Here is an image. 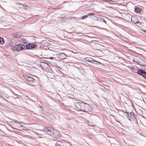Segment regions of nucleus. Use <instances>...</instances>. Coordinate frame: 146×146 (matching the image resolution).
<instances>
[{
    "instance_id": "obj_29",
    "label": "nucleus",
    "mask_w": 146,
    "mask_h": 146,
    "mask_svg": "<svg viewBox=\"0 0 146 146\" xmlns=\"http://www.w3.org/2000/svg\"><path fill=\"white\" fill-rule=\"evenodd\" d=\"M56 146H61L60 145H59V144H58V145H56Z\"/></svg>"
},
{
    "instance_id": "obj_13",
    "label": "nucleus",
    "mask_w": 146,
    "mask_h": 146,
    "mask_svg": "<svg viewBox=\"0 0 146 146\" xmlns=\"http://www.w3.org/2000/svg\"><path fill=\"white\" fill-rule=\"evenodd\" d=\"M41 43L42 44V46H40V48H41V47L44 48V46H47L48 42L46 40H43L41 41Z\"/></svg>"
},
{
    "instance_id": "obj_25",
    "label": "nucleus",
    "mask_w": 146,
    "mask_h": 146,
    "mask_svg": "<svg viewBox=\"0 0 146 146\" xmlns=\"http://www.w3.org/2000/svg\"><path fill=\"white\" fill-rule=\"evenodd\" d=\"M26 40L25 39H22V41L24 43H26Z\"/></svg>"
},
{
    "instance_id": "obj_23",
    "label": "nucleus",
    "mask_w": 146,
    "mask_h": 146,
    "mask_svg": "<svg viewBox=\"0 0 146 146\" xmlns=\"http://www.w3.org/2000/svg\"><path fill=\"white\" fill-rule=\"evenodd\" d=\"M108 2L110 3H112L113 2V1L111 0H108Z\"/></svg>"
},
{
    "instance_id": "obj_2",
    "label": "nucleus",
    "mask_w": 146,
    "mask_h": 146,
    "mask_svg": "<svg viewBox=\"0 0 146 146\" xmlns=\"http://www.w3.org/2000/svg\"><path fill=\"white\" fill-rule=\"evenodd\" d=\"M25 48V45L22 44H19L15 45L12 47L11 48L13 50L19 51L23 50Z\"/></svg>"
},
{
    "instance_id": "obj_5",
    "label": "nucleus",
    "mask_w": 146,
    "mask_h": 146,
    "mask_svg": "<svg viewBox=\"0 0 146 146\" xmlns=\"http://www.w3.org/2000/svg\"><path fill=\"white\" fill-rule=\"evenodd\" d=\"M52 133H51V136L56 138H58L60 137V134L59 132L57 130L54 129Z\"/></svg>"
},
{
    "instance_id": "obj_10",
    "label": "nucleus",
    "mask_w": 146,
    "mask_h": 146,
    "mask_svg": "<svg viewBox=\"0 0 146 146\" xmlns=\"http://www.w3.org/2000/svg\"><path fill=\"white\" fill-rule=\"evenodd\" d=\"M131 21L132 22L135 24L138 23L139 22V21H138L137 18L135 16H132Z\"/></svg>"
},
{
    "instance_id": "obj_27",
    "label": "nucleus",
    "mask_w": 146,
    "mask_h": 146,
    "mask_svg": "<svg viewBox=\"0 0 146 146\" xmlns=\"http://www.w3.org/2000/svg\"><path fill=\"white\" fill-rule=\"evenodd\" d=\"M145 33H146V30H142Z\"/></svg>"
},
{
    "instance_id": "obj_1",
    "label": "nucleus",
    "mask_w": 146,
    "mask_h": 146,
    "mask_svg": "<svg viewBox=\"0 0 146 146\" xmlns=\"http://www.w3.org/2000/svg\"><path fill=\"white\" fill-rule=\"evenodd\" d=\"M75 106L78 110L84 112H86L92 110L90 106L84 102H77L75 103Z\"/></svg>"
},
{
    "instance_id": "obj_7",
    "label": "nucleus",
    "mask_w": 146,
    "mask_h": 146,
    "mask_svg": "<svg viewBox=\"0 0 146 146\" xmlns=\"http://www.w3.org/2000/svg\"><path fill=\"white\" fill-rule=\"evenodd\" d=\"M25 79L26 80L29 82H32L33 83H35V80L33 78L29 76L25 75L24 76Z\"/></svg>"
},
{
    "instance_id": "obj_22",
    "label": "nucleus",
    "mask_w": 146,
    "mask_h": 146,
    "mask_svg": "<svg viewBox=\"0 0 146 146\" xmlns=\"http://www.w3.org/2000/svg\"><path fill=\"white\" fill-rule=\"evenodd\" d=\"M88 16H89L90 15H94L95 14V13H88Z\"/></svg>"
},
{
    "instance_id": "obj_11",
    "label": "nucleus",
    "mask_w": 146,
    "mask_h": 146,
    "mask_svg": "<svg viewBox=\"0 0 146 146\" xmlns=\"http://www.w3.org/2000/svg\"><path fill=\"white\" fill-rule=\"evenodd\" d=\"M130 115L131 116V119L134 121L135 122L137 123V121L136 119V118L135 116V115L133 112H131L130 113Z\"/></svg>"
},
{
    "instance_id": "obj_19",
    "label": "nucleus",
    "mask_w": 146,
    "mask_h": 146,
    "mask_svg": "<svg viewBox=\"0 0 146 146\" xmlns=\"http://www.w3.org/2000/svg\"><path fill=\"white\" fill-rule=\"evenodd\" d=\"M94 62H97V63H98V64L95 63L94 62L93 63H94V64L95 65V66H97L96 65L97 64L102 65V63L100 62H99L98 61H96V60H95V61H94Z\"/></svg>"
},
{
    "instance_id": "obj_17",
    "label": "nucleus",
    "mask_w": 146,
    "mask_h": 146,
    "mask_svg": "<svg viewBox=\"0 0 146 146\" xmlns=\"http://www.w3.org/2000/svg\"><path fill=\"white\" fill-rule=\"evenodd\" d=\"M94 19H95V20L98 21H101V19H102V17H97V16H94Z\"/></svg>"
},
{
    "instance_id": "obj_3",
    "label": "nucleus",
    "mask_w": 146,
    "mask_h": 146,
    "mask_svg": "<svg viewBox=\"0 0 146 146\" xmlns=\"http://www.w3.org/2000/svg\"><path fill=\"white\" fill-rule=\"evenodd\" d=\"M138 74L142 76L146 80V72L144 70L141 69H138L137 72Z\"/></svg>"
},
{
    "instance_id": "obj_20",
    "label": "nucleus",
    "mask_w": 146,
    "mask_h": 146,
    "mask_svg": "<svg viewBox=\"0 0 146 146\" xmlns=\"http://www.w3.org/2000/svg\"><path fill=\"white\" fill-rule=\"evenodd\" d=\"M88 17V14H87L86 15H84L82 17V19H86Z\"/></svg>"
},
{
    "instance_id": "obj_4",
    "label": "nucleus",
    "mask_w": 146,
    "mask_h": 146,
    "mask_svg": "<svg viewBox=\"0 0 146 146\" xmlns=\"http://www.w3.org/2000/svg\"><path fill=\"white\" fill-rule=\"evenodd\" d=\"M54 128L52 127H47L44 128V130L47 134L51 135L53 131Z\"/></svg>"
},
{
    "instance_id": "obj_6",
    "label": "nucleus",
    "mask_w": 146,
    "mask_h": 146,
    "mask_svg": "<svg viewBox=\"0 0 146 146\" xmlns=\"http://www.w3.org/2000/svg\"><path fill=\"white\" fill-rule=\"evenodd\" d=\"M36 46L35 43H29L26 44L25 47L27 49H31L35 48Z\"/></svg>"
},
{
    "instance_id": "obj_16",
    "label": "nucleus",
    "mask_w": 146,
    "mask_h": 146,
    "mask_svg": "<svg viewBox=\"0 0 146 146\" xmlns=\"http://www.w3.org/2000/svg\"><path fill=\"white\" fill-rule=\"evenodd\" d=\"M135 11L136 12L140 13L141 11V10L139 8L136 7L135 9Z\"/></svg>"
},
{
    "instance_id": "obj_28",
    "label": "nucleus",
    "mask_w": 146,
    "mask_h": 146,
    "mask_svg": "<svg viewBox=\"0 0 146 146\" xmlns=\"http://www.w3.org/2000/svg\"><path fill=\"white\" fill-rule=\"evenodd\" d=\"M50 59H53V57H50Z\"/></svg>"
},
{
    "instance_id": "obj_8",
    "label": "nucleus",
    "mask_w": 146,
    "mask_h": 146,
    "mask_svg": "<svg viewBox=\"0 0 146 146\" xmlns=\"http://www.w3.org/2000/svg\"><path fill=\"white\" fill-rule=\"evenodd\" d=\"M14 127L17 128H21L22 127V125L16 121H13L11 122Z\"/></svg>"
},
{
    "instance_id": "obj_21",
    "label": "nucleus",
    "mask_w": 146,
    "mask_h": 146,
    "mask_svg": "<svg viewBox=\"0 0 146 146\" xmlns=\"http://www.w3.org/2000/svg\"><path fill=\"white\" fill-rule=\"evenodd\" d=\"M101 21H102L103 22H104V23H106V21H105V20L104 19L102 18V19H101Z\"/></svg>"
},
{
    "instance_id": "obj_18",
    "label": "nucleus",
    "mask_w": 146,
    "mask_h": 146,
    "mask_svg": "<svg viewBox=\"0 0 146 146\" xmlns=\"http://www.w3.org/2000/svg\"><path fill=\"white\" fill-rule=\"evenodd\" d=\"M4 43V41L3 38L0 37V44H3Z\"/></svg>"
},
{
    "instance_id": "obj_30",
    "label": "nucleus",
    "mask_w": 146,
    "mask_h": 146,
    "mask_svg": "<svg viewBox=\"0 0 146 146\" xmlns=\"http://www.w3.org/2000/svg\"><path fill=\"white\" fill-rule=\"evenodd\" d=\"M63 15L62 16V15H61V18H62V17H63Z\"/></svg>"
},
{
    "instance_id": "obj_24",
    "label": "nucleus",
    "mask_w": 146,
    "mask_h": 146,
    "mask_svg": "<svg viewBox=\"0 0 146 146\" xmlns=\"http://www.w3.org/2000/svg\"><path fill=\"white\" fill-rule=\"evenodd\" d=\"M22 5L23 7H25V8L27 7V5H26L25 4H22Z\"/></svg>"
},
{
    "instance_id": "obj_9",
    "label": "nucleus",
    "mask_w": 146,
    "mask_h": 146,
    "mask_svg": "<svg viewBox=\"0 0 146 146\" xmlns=\"http://www.w3.org/2000/svg\"><path fill=\"white\" fill-rule=\"evenodd\" d=\"M58 57L59 59L64 60L66 58L67 56L64 53H60L58 54Z\"/></svg>"
},
{
    "instance_id": "obj_12",
    "label": "nucleus",
    "mask_w": 146,
    "mask_h": 146,
    "mask_svg": "<svg viewBox=\"0 0 146 146\" xmlns=\"http://www.w3.org/2000/svg\"><path fill=\"white\" fill-rule=\"evenodd\" d=\"M84 60L86 62H88L91 63H94L95 60L90 57H85L84 58Z\"/></svg>"
},
{
    "instance_id": "obj_26",
    "label": "nucleus",
    "mask_w": 146,
    "mask_h": 146,
    "mask_svg": "<svg viewBox=\"0 0 146 146\" xmlns=\"http://www.w3.org/2000/svg\"><path fill=\"white\" fill-rule=\"evenodd\" d=\"M138 64H140V65H142V66H143V65H144L143 64H141V62H140V63H138Z\"/></svg>"
},
{
    "instance_id": "obj_31",
    "label": "nucleus",
    "mask_w": 146,
    "mask_h": 146,
    "mask_svg": "<svg viewBox=\"0 0 146 146\" xmlns=\"http://www.w3.org/2000/svg\"><path fill=\"white\" fill-rule=\"evenodd\" d=\"M19 37H18L17 38H19Z\"/></svg>"
},
{
    "instance_id": "obj_15",
    "label": "nucleus",
    "mask_w": 146,
    "mask_h": 146,
    "mask_svg": "<svg viewBox=\"0 0 146 146\" xmlns=\"http://www.w3.org/2000/svg\"><path fill=\"white\" fill-rule=\"evenodd\" d=\"M11 41L10 40H8L5 44V46L7 48L10 46H11Z\"/></svg>"
},
{
    "instance_id": "obj_14",
    "label": "nucleus",
    "mask_w": 146,
    "mask_h": 146,
    "mask_svg": "<svg viewBox=\"0 0 146 146\" xmlns=\"http://www.w3.org/2000/svg\"><path fill=\"white\" fill-rule=\"evenodd\" d=\"M122 112H123L124 113V114L125 115H126V116L127 117V118L128 119L130 120V121H131V116H130V114H129V113H128L127 112V111H126L125 112V113H126L125 114V113H124V111H123V110H121Z\"/></svg>"
}]
</instances>
